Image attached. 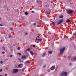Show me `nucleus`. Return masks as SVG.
<instances>
[{
  "mask_svg": "<svg viewBox=\"0 0 76 76\" xmlns=\"http://www.w3.org/2000/svg\"><path fill=\"white\" fill-rule=\"evenodd\" d=\"M74 35H76V32H75V33L74 34Z\"/></svg>",
  "mask_w": 76,
  "mask_h": 76,
  "instance_id": "2f4dec72",
  "label": "nucleus"
},
{
  "mask_svg": "<svg viewBox=\"0 0 76 76\" xmlns=\"http://www.w3.org/2000/svg\"><path fill=\"white\" fill-rule=\"evenodd\" d=\"M27 51H29V48H28V49H27Z\"/></svg>",
  "mask_w": 76,
  "mask_h": 76,
  "instance_id": "cd10ccee",
  "label": "nucleus"
},
{
  "mask_svg": "<svg viewBox=\"0 0 76 76\" xmlns=\"http://www.w3.org/2000/svg\"><path fill=\"white\" fill-rule=\"evenodd\" d=\"M2 71H3V69H0V72H2Z\"/></svg>",
  "mask_w": 76,
  "mask_h": 76,
  "instance_id": "bb28decb",
  "label": "nucleus"
},
{
  "mask_svg": "<svg viewBox=\"0 0 76 76\" xmlns=\"http://www.w3.org/2000/svg\"><path fill=\"white\" fill-rule=\"evenodd\" d=\"M14 45V46H15V45Z\"/></svg>",
  "mask_w": 76,
  "mask_h": 76,
  "instance_id": "4d7b16f0",
  "label": "nucleus"
},
{
  "mask_svg": "<svg viewBox=\"0 0 76 76\" xmlns=\"http://www.w3.org/2000/svg\"><path fill=\"white\" fill-rule=\"evenodd\" d=\"M0 26H2L3 25H2V24H0Z\"/></svg>",
  "mask_w": 76,
  "mask_h": 76,
  "instance_id": "c9c22d12",
  "label": "nucleus"
},
{
  "mask_svg": "<svg viewBox=\"0 0 76 76\" xmlns=\"http://www.w3.org/2000/svg\"><path fill=\"white\" fill-rule=\"evenodd\" d=\"M56 1V0H53V1Z\"/></svg>",
  "mask_w": 76,
  "mask_h": 76,
  "instance_id": "09e8293b",
  "label": "nucleus"
},
{
  "mask_svg": "<svg viewBox=\"0 0 76 76\" xmlns=\"http://www.w3.org/2000/svg\"><path fill=\"white\" fill-rule=\"evenodd\" d=\"M37 37V38H39V36H38Z\"/></svg>",
  "mask_w": 76,
  "mask_h": 76,
  "instance_id": "c03bdc74",
  "label": "nucleus"
},
{
  "mask_svg": "<svg viewBox=\"0 0 76 76\" xmlns=\"http://www.w3.org/2000/svg\"><path fill=\"white\" fill-rule=\"evenodd\" d=\"M40 3H41V4L42 3V1H40Z\"/></svg>",
  "mask_w": 76,
  "mask_h": 76,
  "instance_id": "a19ab883",
  "label": "nucleus"
},
{
  "mask_svg": "<svg viewBox=\"0 0 76 76\" xmlns=\"http://www.w3.org/2000/svg\"><path fill=\"white\" fill-rule=\"evenodd\" d=\"M9 38H10L11 37H12V35H10V34H9Z\"/></svg>",
  "mask_w": 76,
  "mask_h": 76,
  "instance_id": "aec40b11",
  "label": "nucleus"
},
{
  "mask_svg": "<svg viewBox=\"0 0 76 76\" xmlns=\"http://www.w3.org/2000/svg\"><path fill=\"white\" fill-rule=\"evenodd\" d=\"M42 41V39H41V38H40L39 40V41L40 42H41Z\"/></svg>",
  "mask_w": 76,
  "mask_h": 76,
  "instance_id": "6ab92c4d",
  "label": "nucleus"
},
{
  "mask_svg": "<svg viewBox=\"0 0 76 76\" xmlns=\"http://www.w3.org/2000/svg\"><path fill=\"white\" fill-rule=\"evenodd\" d=\"M1 29H3V28H1Z\"/></svg>",
  "mask_w": 76,
  "mask_h": 76,
  "instance_id": "13d9d810",
  "label": "nucleus"
},
{
  "mask_svg": "<svg viewBox=\"0 0 76 76\" xmlns=\"http://www.w3.org/2000/svg\"><path fill=\"white\" fill-rule=\"evenodd\" d=\"M18 50H20V47H19L18 48Z\"/></svg>",
  "mask_w": 76,
  "mask_h": 76,
  "instance_id": "72a5a7b5",
  "label": "nucleus"
},
{
  "mask_svg": "<svg viewBox=\"0 0 76 76\" xmlns=\"http://www.w3.org/2000/svg\"><path fill=\"white\" fill-rule=\"evenodd\" d=\"M25 15H28V13L27 12H26L25 13Z\"/></svg>",
  "mask_w": 76,
  "mask_h": 76,
  "instance_id": "412c9836",
  "label": "nucleus"
},
{
  "mask_svg": "<svg viewBox=\"0 0 76 76\" xmlns=\"http://www.w3.org/2000/svg\"><path fill=\"white\" fill-rule=\"evenodd\" d=\"M59 18H60L61 19L63 18V15H61V16L59 17Z\"/></svg>",
  "mask_w": 76,
  "mask_h": 76,
  "instance_id": "ddd939ff",
  "label": "nucleus"
},
{
  "mask_svg": "<svg viewBox=\"0 0 76 76\" xmlns=\"http://www.w3.org/2000/svg\"><path fill=\"white\" fill-rule=\"evenodd\" d=\"M46 55H47V53H46V52H45L43 53V55L42 56V57H45V56Z\"/></svg>",
  "mask_w": 76,
  "mask_h": 76,
  "instance_id": "0eeeda50",
  "label": "nucleus"
},
{
  "mask_svg": "<svg viewBox=\"0 0 76 76\" xmlns=\"http://www.w3.org/2000/svg\"><path fill=\"white\" fill-rule=\"evenodd\" d=\"M1 18H0V20H1Z\"/></svg>",
  "mask_w": 76,
  "mask_h": 76,
  "instance_id": "3c124183",
  "label": "nucleus"
},
{
  "mask_svg": "<svg viewBox=\"0 0 76 76\" xmlns=\"http://www.w3.org/2000/svg\"><path fill=\"white\" fill-rule=\"evenodd\" d=\"M10 29L11 30V31H13V29L12 28H10Z\"/></svg>",
  "mask_w": 76,
  "mask_h": 76,
  "instance_id": "f3484780",
  "label": "nucleus"
},
{
  "mask_svg": "<svg viewBox=\"0 0 76 76\" xmlns=\"http://www.w3.org/2000/svg\"><path fill=\"white\" fill-rule=\"evenodd\" d=\"M0 1H1L0 0Z\"/></svg>",
  "mask_w": 76,
  "mask_h": 76,
  "instance_id": "052dcab7",
  "label": "nucleus"
},
{
  "mask_svg": "<svg viewBox=\"0 0 76 76\" xmlns=\"http://www.w3.org/2000/svg\"><path fill=\"white\" fill-rule=\"evenodd\" d=\"M74 59H75V60H76V56L74 58Z\"/></svg>",
  "mask_w": 76,
  "mask_h": 76,
  "instance_id": "c85d7f7f",
  "label": "nucleus"
},
{
  "mask_svg": "<svg viewBox=\"0 0 76 76\" xmlns=\"http://www.w3.org/2000/svg\"><path fill=\"white\" fill-rule=\"evenodd\" d=\"M18 60H19L20 61H21V59L20 58H18Z\"/></svg>",
  "mask_w": 76,
  "mask_h": 76,
  "instance_id": "c756f323",
  "label": "nucleus"
},
{
  "mask_svg": "<svg viewBox=\"0 0 76 76\" xmlns=\"http://www.w3.org/2000/svg\"><path fill=\"white\" fill-rule=\"evenodd\" d=\"M36 40H39V39H38V38L37 37Z\"/></svg>",
  "mask_w": 76,
  "mask_h": 76,
  "instance_id": "393cba45",
  "label": "nucleus"
},
{
  "mask_svg": "<svg viewBox=\"0 0 76 76\" xmlns=\"http://www.w3.org/2000/svg\"><path fill=\"white\" fill-rule=\"evenodd\" d=\"M17 11H18V10H17Z\"/></svg>",
  "mask_w": 76,
  "mask_h": 76,
  "instance_id": "680f3d73",
  "label": "nucleus"
},
{
  "mask_svg": "<svg viewBox=\"0 0 76 76\" xmlns=\"http://www.w3.org/2000/svg\"><path fill=\"white\" fill-rule=\"evenodd\" d=\"M22 19L23 20V18H22Z\"/></svg>",
  "mask_w": 76,
  "mask_h": 76,
  "instance_id": "603ef678",
  "label": "nucleus"
},
{
  "mask_svg": "<svg viewBox=\"0 0 76 76\" xmlns=\"http://www.w3.org/2000/svg\"><path fill=\"white\" fill-rule=\"evenodd\" d=\"M19 71V69H14L12 70V73H16Z\"/></svg>",
  "mask_w": 76,
  "mask_h": 76,
  "instance_id": "7ed1b4c3",
  "label": "nucleus"
},
{
  "mask_svg": "<svg viewBox=\"0 0 76 76\" xmlns=\"http://www.w3.org/2000/svg\"><path fill=\"white\" fill-rule=\"evenodd\" d=\"M20 62H22V63H23V61H21Z\"/></svg>",
  "mask_w": 76,
  "mask_h": 76,
  "instance_id": "a18cd8bd",
  "label": "nucleus"
},
{
  "mask_svg": "<svg viewBox=\"0 0 76 76\" xmlns=\"http://www.w3.org/2000/svg\"><path fill=\"white\" fill-rule=\"evenodd\" d=\"M26 58V56H23L21 58V59L22 60H25Z\"/></svg>",
  "mask_w": 76,
  "mask_h": 76,
  "instance_id": "423d86ee",
  "label": "nucleus"
},
{
  "mask_svg": "<svg viewBox=\"0 0 76 76\" xmlns=\"http://www.w3.org/2000/svg\"><path fill=\"white\" fill-rule=\"evenodd\" d=\"M48 53L49 54H51L53 53V52L51 51H48Z\"/></svg>",
  "mask_w": 76,
  "mask_h": 76,
  "instance_id": "9b49d317",
  "label": "nucleus"
},
{
  "mask_svg": "<svg viewBox=\"0 0 76 76\" xmlns=\"http://www.w3.org/2000/svg\"><path fill=\"white\" fill-rule=\"evenodd\" d=\"M29 62L28 61H26L25 63H24V64H27V63H29Z\"/></svg>",
  "mask_w": 76,
  "mask_h": 76,
  "instance_id": "4468645a",
  "label": "nucleus"
},
{
  "mask_svg": "<svg viewBox=\"0 0 76 76\" xmlns=\"http://www.w3.org/2000/svg\"><path fill=\"white\" fill-rule=\"evenodd\" d=\"M48 10L49 11V12H48V11H47L46 12L48 14V15L50 14V12H51V11L50 10V9H48Z\"/></svg>",
  "mask_w": 76,
  "mask_h": 76,
  "instance_id": "9d476101",
  "label": "nucleus"
},
{
  "mask_svg": "<svg viewBox=\"0 0 76 76\" xmlns=\"http://www.w3.org/2000/svg\"><path fill=\"white\" fill-rule=\"evenodd\" d=\"M71 21L69 19H67L66 20V22H70Z\"/></svg>",
  "mask_w": 76,
  "mask_h": 76,
  "instance_id": "f8f14e48",
  "label": "nucleus"
},
{
  "mask_svg": "<svg viewBox=\"0 0 76 76\" xmlns=\"http://www.w3.org/2000/svg\"><path fill=\"white\" fill-rule=\"evenodd\" d=\"M45 67H46V65H44L43 66V67H44V68H45Z\"/></svg>",
  "mask_w": 76,
  "mask_h": 76,
  "instance_id": "b1692460",
  "label": "nucleus"
},
{
  "mask_svg": "<svg viewBox=\"0 0 76 76\" xmlns=\"http://www.w3.org/2000/svg\"><path fill=\"white\" fill-rule=\"evenodd\" d=\"M7 74H6L4 76H7Z\"/></svg>",
  "mask_w": 76,
  "mask_h": 76,
  "instance_id": "79ce46f5",
  "label": "nucleus"
},
{
  "mask_svg": "<svg viewBox=\"0 0 76 76\" xmlns=\"http://www.w3.org/2000/svg\"><path fill=\"white\" fill-rule=\"evenodd\" d=\"M54 69H55V66H53L50 68V69L51 70H54Z\"/></svg>",
  "mask_w": 76,
  "mask_h": 76,
  "instance_id": "1a4fd4ad",
  "label": "nucleus"
},
{
  "mask_svg": "<svg viewBox=\"0 0 76 76\" xmlns=\"http://www.w3.org/2000/svg\"><path fill=\"white\" fill-rule=\"evenodd\" d=\"M2 48L4 50H6V49H5V47H4V46H3L2 47Z\"/></svg>",
  "mask_w": 76,
  "mask_h": 76,
  "instance_id": "dca6fc26",
  "label": "nucleus"
},
{
  "mask_svg": "<svg viewBox=\"0 0 76 76\" xmlns=\"http://www.w3.org/2000/svg\"><path fill=\"white\" fill-rule=\"evenodd\" d=\"M36 24L35 23H34V25H36Z\"/></svg>",
  "mask_w": 76,
  "mask_h": 76,
  "instance_id": "58836bf2",
  "label": "nucleus"
},
{
  "mask_svg": "<svg viewBox=\"0 0 76 76\" xmlns=\"http://www.w3.org/2000/svg\"><path fill=\"white\" fill-rule=\"evenodd\" d=\"M25 69H26V67H25L22 70V71L23 72V71L25 70Z\"/></svg>",
  "mask_w": 76,
  "mask_h": 76,
  "instance_id": "a211bd4d",
  "label": "nucleus"
},
{
  "mask_svg": "<svg viewBox=\"0 0 76 76\" xmlns=\"http://www.w3.org/2000/svg\"><path fill=\"white\" fill-rule=\"evenodd\" d=\"M32 13H34V12L33 11H32Z\"/></svg>",
  "mask_w": 76,
  "mask_h": 76,
  "instance_id": "de8ad7c7",
  "label": "nucleus"
},
{
  "mask_svg": "<svg viewBox=\"0 0 76 76\" xmlns=\"http://www.w3.org/2000/svg\"><path fill=\"white\" fill-rule=\"evenodd\" d=\"M1 64H3V61H1Z\"/></svg>",
  "mask_w": 76,
  "mask_h": 76,
  "instance_id": "4c0bfd02",
  "label": "nucleus"
},
{
  "mask_svg": "<svg viewBox=\"0 0 76 76\" xmlns=\"http://www.w3.org/2000/svg\"><path fill=\"white\" fill-rule=\"evenodd\" d=\"M25 35H26V36L28 35V33H25Z\"/></svg>",
  "mask_w": 76,
  "mask_h": 76,
  "instance_id": "a878e982",
  "label": "nucleus"
},
{
  "mask_svg": "<svg viewBox=\"0 0 76 76\" xmlns=\"http://www.w3.org/2000/svg\"><path fill=\"white\" fill-rule=\"evenodd\" d=\"M67 75V73L66 72H61L60 74V76H66Z\"/></svg>",
  "mask_w": 76,
  "mask_h": 76,
  "instance_id": "f257e3e1",
  "label": "nucleus"
},
{
  "mask_svg": "<svg viewBox=\"0 0 76 76\" xmlns=\"http://www.w3.org/2000/svg\"><path fill=\"white\" fill-rule=\"evenodd\" d=\"M46 6L48 7L49 6V5H46Z\"/></svg>",
  "mask_w": 76,
  "mask_h": 76,
  "instance_id": "37998d69",
  "label": "nucleus"
},
{
  "mask_svg": "<svg viewBox=\"0 0 76 76\" xmlns=\"http://www.w3.org/2000/svg\"><path fill=\"white\" fill-rule=\"evenodd\" d=\"M12 56H13V55H11L10 56V57H12Z\"/></svg>",
  "mask_w": 76,
  "mask_h": 76,
  "instance_id": "e433bc0d",
  "label": "nucleus"
},
{
  "mask_svg": "<svg viewBox=\"0 0 76 76\" xmlns=\"http://www.w3.org/2000/svg\"><path fill=\"white\" fill-rule=\"evenodd\" d=\"M8 60V59H6L5 60L6 61V60Z\"/></svg>",
  "mask_w": 76,
  "mask_h": 76,
  "instance_id": "49530a36",
  "label": "nucleus"
},
{
  "mask_svg": "<svg viewBox=\"0 0 76 76\" xmlns=\"http://www.w3.org/2000/svg\"><path fill=\"white\" fill-rule=\"evenodd\" d=\"M73 12V10H68V11L67 12V13L69 15H70L71 13H72Z\"/></svg>",
  "mask_w": 76,
  "mask_h": 76,
  "instance_id": "20e7f679",
  "label": "nucleus"
},
{
  "mask_svg": "<svg viewBox=\"0 0 76 76\" xmlns=\"http://www.w3.org/2000/svg\"><path fill=\"white\" fill-rule=\"evenodd\" d=\"M14 23H13L12 24V25H14Z\"/></svg>",
  "mask_w": 76,
  "mask_h": 76,
  "instance_id": "864d4df0",
  "label": "nucleus"
},
{
  "mask_svg": "<svg viewBox=\"0 0 76 76\" xmlns=\"http://www.w3.org/2000/svg\"><path fill=\"white\" fill-rule=\"evenodd\" d=\"M7 10H9V9H7Z\"/></svg>",
  "mask_w": 76,
  "mask_h": 76,
  "instance_id": "5fc2aeb1",
  "label": "nucleus"
},
{
  "mask_svg": "<svg viewBox=\"0 0 76 76\" xmlns=\"http://www.w3.org/2000/svg\"><path fill=\"white\" fill-rule=\"evenodd\" d=\"M53 25H55V22H53L52 23Z\"/></svg>",
  "mask_w": 76,
  "mask_h": 76,
  "instance_id": "4be33fe9",
  "label": "nucleus"
},
{
  "mask_svg": "<svg viewBox=\"0 0 76 76\" xmlns=\"http://www.w3.org/2000/svg\"><path fill=\"white\" fill-rule=\"evenodd\" d=\"M52 37H54V35H52Z\"/></svg>",
  "mask_w": 76,
  "mask_h": 76,
  "instance_id": "bf43d9fd",
  "label": "nucleus"
},
{
  "mask_svg": "<svg viewBox=\"0 0 76 76\" xmlns=\"http://www.w3.org/2000/svg\"><path fill=\"white\" fill-rule=\"evenodd\" d=\"M33 47H35V45H33Z\"/></svg>",
  "mask_w": 76,
  "mask_h": 76,
  "instance_id": "473e14b6",
  "label": "nucleus"
},
{
  "mask_svg": "<svg viewBox=\"0 0 76 76\" xmlns=\"http://www.w3.org/2000/svg\"><path fill=\"white\" fill-rule=\"evenodd\" d=\"M72 63H70V64H69V65L70 66H71V65H72Z\"/></svg>",
  "mask_w": 76,
  "mask_h": 76,
  "instance_id": "f704fd0d",
  "label": "nucleus"
},
{
  "mask_svg": "<svg viewBox=\"0 0 76 76\" xmlns=\"http://www.w3.org/2000/svg\"><path fill=\"white\" fill-rule=\"evenodd\" d=\"M63 20H64L63 19L60 20L59 22L58 23L57 25H58L61 24V23H62V22H63Z\"/></svg>",
  "mask_w": 76,
  "mask_h": 76,
  "instance_id": "39448f33",
  "label": "nucleus"
},
{
  "mask_svg": "<svg viewBox=\"0 0 76 76\" xmlns=\"http://www.w3.org/2000/svg\"><path fill=\"white\" fill-rule=\"evenodd\" d=\"M65 48H62L60 49V51L61 54H63V52L64 51V50H65Z\"/></svg>",
  "mask_w": 76,
  "mask_h": 76,
  "instance_id": "f03ea898",
  "label": "nucleus"
},
{
  "mask_svg": "<svg viewBox=\"0 0 76 76\" xmlns=\"http://www.w3.org/2000/svg\"><path fill=\"white\" fill-rule=\"evenodd\" d=\"M2 54H4V53H5V52H2Z\"/></svg>",
  "mask_w": 76,
  "mask_h": 76,
  "instance_id": "ea45409f",
  "label": "nucleus"
},
{
  "mask_svg": "<svg viewBox=\"0 0 76 76\" xmlns=\"http://www.w3.org/2000/svg\"><path fill=\"white\" fill-rule=\"evenodd\" d=\"M1 42H2V40H1Z\"/></svg>",
  "mask_w": 76,
  "mask_h": 76,
  "instance_id": "6e6d98bb",
  "label": "nucleus"
},
{
  "mask_svg": "<svg viewBox=\"0 0 76 76\" xmlns=\"http://www.w3.org/2000/svg\"><path fill=\"white\" fill-rule=\"evenodd\" d=\"M30 53L32 55V56H34V53L32 51H30Z\"/></svg>",
  "mask_w": 76,
  "mask_h": 76,
  "instance_id": "6e6552de",
  "label": "nucleus"
},
{
  "mask_svg": "<svg viewBox=\"0 0 76 76\" xmlns=\"http://www.w3.org/2000/svg\"><path fill=\"white\" fill-rule=\"evenodd\" d=\"M11 51H13V50H11Z\"/></svg>",
  "mask_w": 76,
  "mask_h": 76,
  "instance_id": "8fccbe9b",
  "label": "nucleus"
},
{
  "mask_svg": "<svg viewBox=\"0 0 76 76\" xmlns=\"http://www.w3.org/2000/svg\"><path fill=\"white\" fill-rule=\"evenodd\" d=\"M6 69L7 70H9V68H6Z\"/></svg>",
  "mask_w": 76,
  "mask_h": 76,
  "instance_id": "7c9ffc66",
  "label": "nucleus"
},
{
  "mask_svg": "<svg viewBox=\"0 0 76 76\" xmlns=\"http://www.w3.org/2000/svg\"><path fill=\"white\" fill-rule=\"evenodd\" d=\"M21 65H22V64H19L18 66V67H20Z\"/></svg>",
  "mask_w": 76,
  "mask_h": 76,
  "instance_id": "2eb2a0df",
  "label": "nucleus"
},
{
  "mask_svg": "<svg viewBox=\"0 0 76 76\" xmlns=\"http://www.w3.org/2000/svg\"><path fill=\"white\" fill-rule=\"evenodd\" d=\"M17 54H19V56H21V53H18Z\"/></svg>",
  "mask_w": 76,
  "mask_h": 76,
  "instance_id": "5701e85b",
  "label": "nucleus"
}]
</instances>
